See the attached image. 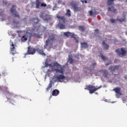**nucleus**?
Returning a JSON list of instances; mask_svg holds the SVG:
<instances>
[{
    "mask_svg": "<svg viewBox=\"0 0 127 127\" xmlns=\"http://www.w3.org/2000/svg\"><path fill=\"white\" fill-rule=\"evenodd\" d=\"M64 34L66 37H69V36H70L71 38H74V39H76V37H75V34L74 33H72L69 32H64Z\"/></svg>",
    "mask_w": 127,
    "mask_h": 127,
    "instance_id": "nucleus-13",
    "label": "nucleus"
},
{
    "mask_svg": "<svg viewBox=\"0 0 127 127\" xmlns=\"http://www.w3.org/2000/svg\"><path fill=\"white\" fill-rule=\"evenodd\" d=\"M71 5L73 8L74 11L77 12V11H80V10H81V7H78V6L77 5V4H74Z\"/></svg>",
    "mask_w": 127,
    "mask_h": 127,
    "instance_id": "nucleus-16",
    "label": "nucleus"
},
{
    "mask_svg": "<svg viewBox=\"0 0 127 127\" xmlns=\"http://www.w3.org/2000/svg\"><path fill=\"white\" fill-rule=\"evenodd\" d=\"M100 73H102L104 78L109 79V76H111V74L109 73V71L107 69H101L99 71Z\"/></svg>",
    "mask_w": 127,
    "mask_h": 127,
    "instance_id": "nucleus-10",
    "label": "nucleus"
},
{
    "mask_svg": "<svg viewBox=\"0 0 127 127\" xmlns=\"http://www.w3.org/2000/svg\"><path fill=\"white\" fill-rule=\"evenodd\" d=\"M56 17L59 20L60 23H59V26L61 28V29H64L65 28V25L61 23V22H63V23H65L66 21H67V20L64 17V16H60L59 14H57Z\"/></svg>",
    "mask_w": 127,
    "mask_h": 127,
    "instance_id": "nucleus-1",
    "label": "nucleus"
},
{
    "mask_svg": "<svg viewBox=\"0 0 127 127\" xmlns=\"http://www.w3.org/2000/svg\"><path fill=\"white\" fill-rule=\"evenodd\" d=\"M4 12V10H2L1 9H0V15H2V13Z\"/></svg>",
    "mask_w": 127,
    "mask_h": 127,
    "instance_id": "nucleus-33",
    "label": "nucleus"
},
{
    "mask_svg": "<svg viewBox=\"0 0 127 127\" xmlns=\"http://www.w3.org/2000/svg\"><path fill=\"white\" fill-rule=\"evenodd\" d=\"M8 102L11 104H12V105H14V103H15V101H14L13 99H10V100L8 99Z\"/></svg>",
    "mask_w": 127,
    "mask_h": 127,
    "instance_id": "nucleus-30",
    "label": "nucleus"
},
{
    "mask_svg": "<svg viewBox=\"0 0 127 127\" xmlns=\"http://www.w3.org/2000/svg\"><path fill=\"white\" fill-rule=\"evenodd\" d=\"M55 40H56V37H55V35L53 34L49 35L48 39L46 41L45 46H44L45 48H47V46L49 45L50 41L53 42V41H55Z\"/></svg>",
    "mask_w": 127,
    "mask_h": 127,
    "instance_id": "nucleus-2",
    "label": "nucleus"
},
{
    "mask_svg": "<svg viewBox=\"0 0 127 127\" xmlns=\"http://www.w3.org/2000/svg\"><path fill=\"white\" fill-rule=\"evenodd\" d=\"M110 64H111V63H107V64H106L105 65H106V66H109V65H110Z\"/></svg>",
    "mask_w": 127,
    "mask_h": 127,
    "instance_id": "nucleus-38",
    "label": "nucleus"
},
{
    "mask_svg": "<svg viewBox=\"0 0 127 127\" xmlns=\"http://www.w3.org/2000/svg\"><path fill=\"white\" fill-rule=\"evenodd\" d=\"M102 86H100L98 87H96L92 85H89L88 86H86V88H85V90H88V91H89L90 94H93L95 91H97V90H99V89H100V88Z\"/></svg>",
    "mask_w": 127,
    "mask_h": 127,
    "instance_id": "nucleus-4",
    "label": "nucleus"
},
{
    "mask_svg": "<svg viewBox=\"0 0 127 127\" xmlns=\"http://www.w3.org/2000/svg\"><path fill=\"white\" fill-rule=\"evenodd\" d=\"M115 0H107V4L109 6L114 4V1Z\"/></svg>",
    "mask_w": 127,
    "mask_h": 127,
    "instance_id": "nucleus-25",
    "label": "nucleus"
},
{
    "mask_svg": "<svg viewBox=\"0 0 127 127\" xmlns=\"http://www.w3.org/2000/svg\"><path fill=\"white\" fill-rule=\"evenodd\" d=\"M89 14L90 15H91L92 16V15H95V14H94V12H93V11H89Z\"/></svg>",
    "mask_w": 127,
    "mask_h": 127,
    "instance_id": "nucleus-35",
    "label": "nucleus"
},
{
    "mask_svg": "<svg viewBox=\"0 0 127 127\" xmlns=\"http://www.w3.org/2000/svg\"><path fill=\"white\" fill-rule=\"evenodd\" d=\"M33 25H35V24H37V23L39 22V20L38 19V18H35L33 19Z\"/></svg>",
    "mask_w": 127,
    "mask_h": 127,
    "instance_id": "nucleus-28",
    "label": "nucleus"
},
{
    "mask_svg": "<svg viewBox=\"0 0 127 127\" xmlns=\"http://www.w3.org/2000/svg\"><path fill=\"white\" fill-rule=\"evenodd\" d=\"M70 64H72V63L74 62V60H73V59L72 58H70L68 60Z\"/></svg>",
    "mask_w": 127,
    "mask_h": 127,
    "instance_id": "nucleus-32",
    "label": "nucleus"
},
{
    "mask_svg": "<svg viewBox=\"0 0 127 127\" xmlns=\"http://www.w3.org/2000/svg\"><path fill=\"white\" fill-rule=\"evenodd\" d=\"M16 5H13L10 8V12L12 13V15L15 16V17H17V18H20V16L17 13V11H16V9L14 8L16 7Z\"/></svg>",
    "mask_w": 127,
    "mask_h": 127,
    "instance_id": "nucleus-7",
    "label": "nucleus"
},
{
    "mask_svg": "<svg viewBox=\"0 0 127 127\" xmlns=\"http://www.w3.org/2000/svg\"><path fill=\"white\" fill-rule=\"evenodd\" d=\"M49 66V64H48V63L45 62V67H47Z\"/></svg>",
    "mask_w": 127,
    "mask_h": 127,
    "instance_id": "nucleus-36",
    "label": "nucleus"
},
{
    "mask_svg": "<svg viewBox=\"0 0 127 127\" xmlns=\"http://www.w3.org/2000/svg\"><path fill=\"white\" fill-rule=\"evenodd\" d=\"M116 96H117V97H118V94H117V95H116Z\"/></svg>",
    "mask_w": 127,
    "mask_h": 127,
    "instance_id": "nucleus-50",
    "label": "nucleus"
},
{
    "mask_svg": "<svg viewBox=\"0 0 127 127\" xmlns=\"http://www.w3.org/2000/svg\"><path fill=\"white\" fill-rule=\"evenodd\" d=\"M35 3L36 8H37L38 9H39L40 6H41V7H46V6H47L46 3L44 2L41 3L40 0H36Z\"/></svg>",
    "mask_w": 127,
    "mask_h": 127,
    "instance_id": "nucleus-8",
    "label": "nucleus"
},
{
    "mask_svg": "<svg viewBox=\"0 0 127 127\" xmlns=\"http://www.w3.org/2000/svg\"><path fill=\"white\" fill-rule=\"evenodd\" d=\"M113 75H114V77H116V76H117V74H113Z\"/></svg>",
    "mask_w": 127,
    "mask_h": 127,
    "instance_id": "nucleus-44",
    "label": "nucleus"
},
{
    "mask_svg": "<svg viewBox=\"0 0 127 127\" xmlns=\"http://www.w3.org/2000/svg\"><path fill=\"white\" fill-rule=\"evenodd\" d=\"M3 92L4 94L6 95V96L8 100H9L13 96V93L9 92L8 91V87L7 86H4L3 88Z\"/></svg>",
    "mask_w": 127,
    "mask_h": 127,
    "instance_id": "nucleus-5",
    "label": "nucleus"
},
{
    "mask_svg": "<svg viewBox=\"0 0 127 127\" xmlns=\"http://www.w3.org/2000/svg\"><path fill=\"white\" fill-rule=\"evenodd\" d=\"M41 18H42L44 20H46V21H48L50 19H51V17L48 14H46L45 15L43 14L40 15Z\"/></svg>",
    "mask_w": 127,
    "mask_h": 127,
    "instance_id": "nucleus-12",
    "label": "nucleus"
},
{
    "mask_svg": "<svg viewBox=\"0 0 127 127\" xmlns=\"http://www.w3.org/2000/svg\"><path fill=\"white\" fill-rule=\"evenodd\" d=\"M96 65H97V63H94L92 64V65H93V66H96Z\"/></svg>",
    "mask_w": 127,
    "mask_h": 127,
    "instance_id": "nucleus-39",
    "label": "nucleus"
},
{
    "mask_svg": "<svg viewBox=\"0 0 127 127\" xmlns=\"http://www.w3.org/2000/svg\"><path fill=\"white\" fill-rule=\"evenodd\" d=\"M54 67H57V68L55 69V71L56 73H60V74H63V73H64V71H63V67H62V66L60 65V64H58V63H54Z\"/></svg>",
    "mask_w": 127,
    "mask_h": 127,
    "instance_id": "nucleus-3",
    "label": "nucleus"
},
{
    "mask_svg": "<svg viewBox=\"0 0 127 127\" xmlns=\"http://www.w3.org/2000/svg\"><path fill=\"white\" fill-rule=\"evenodd\" d=\"M120 68V65H115V66H111L109 67V70L112 72V73H114L115 71H117L119 70V68Z\"/></svg>",
    "mask_w": 127,
    "mask_h": 127,
    "instance_id": "nucleus-15",
    "label": "nucleus"
},
{
    "mask_svg": "<svg viewBox=\"0 0 127 127\" xmlns=\"http://www.w3.org/2000/svg\"><path fill=\"white\" fill-rule=\"evenodd\" d=\"M11 53L12 55H14V54L16 53V51H15V47L11 48Z\"/></svg>",
    "mask_w": 127,
    "mask_h": 127,
    "instance_id": "nucleus-29",
    "label": "nucleus"
},
{
    "mask_svg": "<svg viewBox=\"0 0 127 127\" xmlns=\"http://www.w3.org/2000/svg\"><path fill=\"white\" fill-rule=\"evenodd\" d=\"M59 93H60L59 90L57 89H55L52 92V96H58V94H59Z\"/></svg>",
    "mask_w": 127,
    "mask_h": 127,
    "instance_id": "nucleus-22",
    "label": "nucleus"
},
{
    "mask_svg": "<svg viewBox=\"0 0 127 127\" xmlns=\"http://www.w3.org/2000/svg\"><path fill=\"white\" fill-rule=\"evenodd\" d=\"M95 31H96V32H99V30L98 29H96L95 30Z\"/></svg>",
    "mask_w": 127,
    "mask_h": 127,
    "instance_id": "nucleus-42",
    "label": "nucleus"
},
{
    "mask_svg": "<svg viewBox=\"0 0 127 127\" xmlns=\"http://www.w3.org/2000/svg\"><path fill=\"white\" fill-rule=\"evenodd\" d=\"M78 29L80 31H82V32H84L85 30H86V29L85 28V26H78Z\"/></svg>",
    "mask_w": 127,
    "mask_h": 127,
    "instance_id": "nucleus-26",
    "label": "nucleus"
},
{
    "mask_svg": "<svg viewBox=\"0 0 127 127\" xmlns=\"http://www.w3.org/2000/svg\"><path fill=\"white\" fill-rule=\"evenodd\" d=\"M50 46H52V45H53V44L51 43V44H50Z\"/></svg>",
    "mask_w": 127,
    "mask_h": 127,
    "instance_id": "nucleus-48",
    "label": "nucleus"
},
{
    "mask_svg": "<svg viewBox=\"0 0 127 127\" xmlns=\"http://www.w3.org/2000/svg\"><path fill=\"white\" fill-rule=\"evenodd\" d=\"M2 3H3V4H7V1H3Z\"/></svg>",
    "mask_w": 127,
    "mask_h": 127,
    "instance_id": "nucleus-37",
    "label": "nucleus"
},
{
    "mask_svg": "<svg viewBox=\"0 0 127 127\" xmlns=\"http://www.w3.org/2000/svg\"><path fill=\"white\" fill-rule=\"evenodd\" d=\"M80 1H81V2H82V3H84V0H81Z\"/></svg>",
    "mask_w": 127,
    "mask_h": 127,
    "instance_id": "nucleus-46",
    "label": "nucleus"
},
{
    "mask_svg": "<svg viewBox=\"0 0 127 127\" xmlns=\"http://www.w3.org/2000/svg\"><path fill=\"white\" fill-rule=\"evenodd\" d=\"M118 20V21H120V22H123V21H126V16L124 15L123 17L120 19H110V21L111 23H116V21Z\"/></svg>",
    "mask_w": 127,
    "mask_h": 127,
    "instance_id": "nucleus-11",
    "label": "nucleus"
},
{
    "mask_svg": "<svg viewBox=\"0 0 127 127\" xmlns=\"http://www.w3.org/2000/svg\"><path fill=\"white\" fill-rule=\"evenodd\" d=\"M102 44H103V47H104V49H106V50H108L109 49V47L110 46L105 42V41H103L102 42Z\"/></svg>",
    "mask_w": 127,
    "mask_h": 127,
    "instance_id": "nucleus-21",
    "label": "nucleus"
},
{
    "mask_svg": "<svg viewBox=\"0 0 127 127\" xmlns=\"http://www.w3.org/2000/svg\"><path fill=\"white\" fill-rule=\"evenodd\" d=\"M108 11H112L114 13H116V12H117V9L115 8V7H114L113 6L111 7H109L108 8Z\"/></svg>",
    "mask_w": 127,
    "mask_h": 127,
    "instance_id": "nucleus-20",
    "label": "nucleus"
},
{
    "mask_svg": "<svg viewBox=\"0 0 127 127\" xmlns=\"http://www.w3.org/2000/svg\"><path fill=\"white\" fill-rule=\"evenodd\" d=\"M101 58L103 61H106V60H108V58L104 56H101Z\"/></svg>",
    "mask_w": 127,
    "mask_h": 127,
    "instance_id": "nucleus-31",
    "label": "nucleus"
},
{
    "mask_svg": "<svg viewBox=\"0 0 127 127\" xmlns=\"http://www.w3.org/2000/svg\"><path fill=\"white\" fill-rule=\"evenodd\" d=\"M116 52L118 56L123 57V56H126L127 55V51L124 48L118 49L116 50Z\"/></svg>",
    "mask_w": 127,
    "mask_h": 127,
    "instance_id": "nucleus-6",
    "label": "nucleus"
},
{
    "mask_svg": "<svg viewBox=\"0 0 127 127\" xmlns=\"http://www.w3.org/2000/svg\"><path fill=\"white\" fill-rule=\"evenodd\" d=\"M16 32L17 33H19V32H20V31H17Z\"/></svg>",
    "mask_w": 127,
    "mask_h": 127,
    "instance_id": "nucleus-47",
    "label": "nucleus"
},
{
    "mask_svg": "<svg viewBox=\"0 0 127 127\" xmlns=\"http://www.w3.org/2000/svg\"><path fill=\"white\" fill-rule=\"evenodd\" d=\"M121 88L116 87L113 89V91H115V93L118 95H122V93L121 92Z\"/></svg>",
    "mask_w": 127,
    "mask_h": 127,
    "instance_id": "nucleus-19",
    "label": "nucleus"
},
{
    "mask_svg": "<svg viewBox=\"0 0 127 127\" xmlns=\"http://www.w3.org/2000/svg\"><path fill=\"white\" fill-rule=\"evenodd\" d=\"M75 40H76V43H78V42H79V41L77 40V38H76V39H75Z\"/></svg>",
    "mask_w": 127,
    "mask_h": 127,
    "instance_id": "nucleus-40",
    "label": "nucleus"
},
{
    "mask_svg": "<svg viewBox=\"0 0 127 127\" xmlns=\"http://www.w3.org/2000/svg\"><path fill=\"white\" fill-rule=\"evenodd\" d=\"M57 80H58L59 82H61V80L65 79V76L62 74L57 75L56 77Z\"/></svg>",
    "mask_w": 127,
    "mask_h": 127,
    "instance_id": "nucleus-17",
    "label": "nucleus"
},
{
    "mask_svg": "<svg viewBox=\"0 0 127 127\" xmlns=\"http://www.w3.org/2000/svg\"><path fill=\"white\" fill-rule=\"evenodd\" d=\"M29 36V39H30V38H31V34H30V33H26V34H25V35L22 36V41H26V40H27V38H28V36Z\"/></svg>",
    "mask_w": 127,
    "mask_h": 127,
    "instance_id": "nucleus-14",
    "label": "nucleus"
},
{
    "mask_svg": "<svg viewBox=\"0 0 127 127\" xmlns=\"http://www.w3.org/2000/svg\"><path fill=\"white\" fill-rule=\"evenodd\" d=\"M36 51H37V52L39 53V54H40L41 55H43V56H46V54L44 53L43 50H41L40 48H37L36 49Z\"/></svg>",
    "mask_w": 127,
    "mask_h": 127,
    "instance_id": "nucleus-18",
    "label": "nucleus"
},
{
    "mask_svg": "<svg viewBox=\"0 0 127 127\" xmlns=\"http://www.w3.org/2000/svg\"><path fill=\"white\" fill-rule=\"evenodd\" d=\"M12 23L13 24H17L18 23V21L13 20Z\"/></svg>",
    "mask_w": 127,
    "mask_h": 127,
    "instance_id": "nucleus-34",
    "label": "nucleus"
},
{
    "mask_svg": "<svg viewBox=\"0 0 127 127\" xmlns=\"http://www.w3.org/2000/svg\"><path fill=\"white\" fill-rule=\"evenodd\" d=\"M35 52H36V49L29 46L27 52L25 54V55H33V54H35Z\"/></svg>",
    "mask_w": 127,
    "mask_h": 127,
    "instance_id": "nucleus-9",
    "label": "nucleus"
},
{
    "mask_svg": "<svg viewBox=\"0 0 127 127\" xmlns=\"http://www.w3.org/2000/svg\"><path fill=\"white\" fill-rule=\"evenodd\" d=\"M51 88H52V81H51L50 83L48 85V87L46 89V91H47V92H48V91H49V90H50V89H51Z\"/></svg>",
    "mask_w": 127,
    "mask_h": 127,
    "instance_id": "nucleus-27",
    "label": "nucleus"
},
{
    "mask_svg": "<svg viewBox=\"0 0 127 127\" xmlns=\"http://www.w3.org/2000/svg\"><path fill=\"white\" fill-rule=\"evenodd\" d=\"M11 46L12 47V48H13V47H14V44H13V43H12Z\"/></svg>",
    "mask_w": 127,
    "mask_h": 127,
    "instance_id": "nucleus-41",
    "label": "nucleus"
},
{
    "mask_svg": "<svg viewBox=\"0 0 127 127\" xmlns=\"http://www.w3.org/2000/svg\"><path fill=\"white\" fill-rule=\"evenodd\" d=\"M87 0H84V3H87Z\"/></svg>",
    "mask_w": 127,
    "mask_h": 127,
    "instance_id": "nucleus-49",
    "label": "nucleus"
},
{
    "mask_svg": "<svg viewBox=\"0 0 127 127\" xmlns=\"http://www.w3.org/2000/svg\"><path fill=\"white\" fill-rule=\"evenodd\" d=\"M65 15L67 16V17H71V11L70 9L66 10V12L65 13Z\"/></svg>",
    "mask_w": 127,
    "mask_h": 127,
    "instance_id": "nucleus-24",
    "label": "nucleus"
},
{
    "mask_svg": "<svg viewBox=\"0 0 127 127\" xmlns=\"http://www.w3.org/2000/svg\"><path fill=\"white\" fill-rule=\"evenodd\" d=\"M49 66H50V67H52V64H49Z\"/></svg>",
    "mask_w": 127,
    "mask_h": 127,
    "instance_id": "nucleus-43",
    "label": "nucleus"
},
{
    "mask_svg": "<svg viewBox=\"0 0 127 127\" xmlns=\"http://www.w3.org/2000/svg\"><path fill=\"white\" fill-rule=\"evenodd\" d=\"M125 79H127V75L125 76Z\"/></svg>",
    "mask_w": 127,
    "mask_h": 127,
    "instance_id": "nucleus-45",
    "label": "nucleus"
},
{
    "mask_svg": "<svg viewBox=\"0 0 127 127\" xmlns=\"http://www.w3.org/2000/svg\"><path fill=\"white\" fill-rule=\"evenodd\" d=\"M81 46L82 48H88L89 45L87 43H81Z\"/></svg>",
    "mask_w": 127,
    "mask_h": 127,
    "instance_id": "nucleus-23",
    "label": "nucleus"
}]
</instances>
